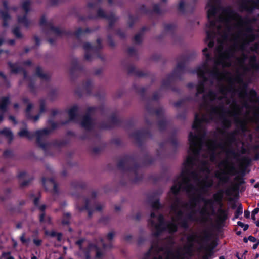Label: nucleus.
<instances>
[{"instance_id": "nucleus-6", "label": "nucleus", "mask_w": 259, "mask_h": 259, "mask_svg": "<svg viewBox=\"0 0 259 259\" xmlns=\"http://www.w3.org/2000/svg\"><path fill=\"white\" fill-rule=\"evenodd\" d=\"M179 177H182L183 179V183L186 185L185 190L188 192L190 193L192 191L195 190V187L190 183L191 178L194 180H198L199 176L198 173L195 171H192L189 168H184L182 169V172L179 177L177 179L176 181H177Z\"/></svg>"}, {"instance_id": "nucleus-4", "label": "nucleus", "mask_w": 259, "mask_h": 259, "mask_svg": "<svg viewBox=\"0 0 259 259\" xmlns=\"http://www.w3.org/2000/svg\"><path fill=\"white\" fill-rule=\"evenodd\" d=\"M109 121H103L99 124L100 128L102 129H110L115 126L123 127L128 128L134 125V122L132 120H123L117 118L115 114H112L109 119Z\"/></svg>"}, {"instance_id": "nucleus-55", "label": "nucleus", "mask_w": 259, "mask_h": 259, "mask_svg": "<svg viewBox=\"0 0 259 259\" xmlns=\"http://www.w3.org/2000/svg\"><path fill=\"white\" fill-rule=\"evenodd\" d=\"M155 160V159L154 158L149 155L148 154H146L144 157L142 164L143 165H151L154 163Z\"/></svg>"}, {"instance_id": "nucleus-31", "label": "nucleus", "mask_w": 259, "mask_h": 259, "mask_svg": "<svg viewBox=\"0 0 259 259\" xmlns=\"http://www.w3.org/2000/svg\"><path fill=\"white\" fill-rule=\"evenodd\" d=\"M229 113H221L219 114V120L221 121L222 126L224 129H228L231 126V120L226 117Z\"/></svg>"}, {"instance_id": "nucleus-1", "label": "nucleus", "mask_w": 259, "mask_h": 259, "mask_svg": "<svg viewBox=\"0 0 259 259\" xmlns=\"http://www.w3.org/2000/svg\"><path fill=\"white\" fill-rule=\"evenodd\" d=\"M139 167L136 157L133 155H125L117 163V168L124 173H128L129 180L134 183L143 179V175L138 174Z\"/></svg>"}, {"instance_id": "nucleus-64", "label": "nucleus", "mask_w": 259, "mask_h": 259, "mask_svg": "<svg viewBox=\"0 0 259 259\" xmlns=\"http://www.w3.org/2000/svg\"><path fill=\"white\" fill-rule=\"evenodd\" d=\"M157 125L159 130L161 132L165 131L167 127V122L164 118L159 120L157 122Z\"/></svg>"}, {"instance_id": "nucleus-43", "label": "nucleus", "mask_w": 259, "mask_h": 259, "mask_svg": "<svg viewBox=\"0 0 259 259\" xmlns=\"http://www.w3.org/2000/svg\"><path fill=\"white\" fill-rule=\"evenodd\" d=\"M166 252V256L165 259H184L182 257L179 252H177L176 254H175L171 250L168 249Z\"/></svg>"}, {"instance_id": "nucleus-12", "label": "nucleus", "mask_w": 259, "mask_h": 259, "mask_svg": "<svg viewBox=\"0 0 259 259\" xmlns=\"http://www.w3.org/2000/svg\"><path fill=\"white\" fill-rule=\"evenodd\" d=\"M130 137L133 138L139 146H141L143 141L147 138H151L152 134L147 128H143L136 130L130 134Z\"/></svg>"}, {"instance_id": "nucleus-16", "label": "nucleus", "mask_w": 259, "mask_h": 259, "mask_svg": "<svg viewBox=\"0 0 259 259\" xmlns=\"http://www.w3.org/2000/svg\"><path fill=\"white\" fill-rule=\"evenodd\" d=\"M196 198L198 201L200 202H203L205 204V206H209L214 211L213 206H214V202L212 199H206L201 194H197L195 196ZM200 214L203 216L206 214H208V210L206 206L204 207L202 209H201L199 211Z\"/></svg>"}, {"instance_id": "nucleus-9", "label": "nucleus", "mask_w": 259, "mask_h": 259, "mask_svg": "<svg viewBox=\"0 0 259 259\" xmlns=\"http://www.w3.org/2000/svg\"><path fill=\"white\" fill-rule=\"evenodd\" d=\"M98 108L97 107H89L87 108V112L83 116L80 123L81 126L85 130L91 131L93 128L94 122L91 115Z\"/></svg>"}, {"instance_id": "nucleus-36", "label": "nucleus", "mask_w": 259, "mask_h": 259, "mask_svg": "<svg viewBox=\"0 0 259 259\" xmlns=\"http://www.w3.org/2000/svg\"><path fill=\"white\" fill-rule=\"evenodd\" d=\"M80 211L83 210L88 211V217L91 218L92 216L93 213V209L90 204V200L88 198L84 199V205L82 207H80L79 208Z\"/></svg>"}, {"instance_id": "nucleus-3", "label": "nucleus", "mask_w": 259, "mask_h": 259, "mask_svg": "<svg viewBox=\"0 0 259 259\" xmlns=\"http://www.w3.org/2000/svg\"><path fill=\"white\" fill-rule=\"evenodd\" d=\"M231 112L229 110H226L223 105L218 106H211L209 112V119L207 118L205 115L203 114L202 117H200V115L198 113L195 114V118L192 124V128L198 130L202 123H208L210 120L214 119V116L218 115L219 119V114L221 113H230Z\"/></svg>"}, {"instance_id": "nucleus-60", "label": "nucleus", "mask_w": 259, "mask_h": 259, "mask_svg": "<svg viewBox=\"0 0 259 259\" xmlns=\"http://www.w3.org/2000/svg\"><path fill=\"white\" fill-rule=\"evenodd\" d=\"M35 81L33 78H30L29 80V82L28 85V87L30 90V92L36 95L37 93V90L36 88L35 85Z\"/></svg>"}, {"instance_id": "nucleus-19", "label": "nucleus", "mask_w": 259, "mask_h": 259, "mask_svg": "<svg viewBox=\"0 0 259 259\" xmlns=\"http://www.w3.org/2000/svg\"><path fill=\"white\" fill-rule=\"evenodd\" d=\"M78 106L74 105L72 106L68 111L69 119L61 122V125H64L67 124L69 122H76L77 118L78 116Z\"/></svg>"}, {"instance_id": "nucleus-11", "label": "nucleus", "mask_w": 259, "mask_h": 259, "mask_svg": "<svg viewBox=\"0 0 259 259\" xmlns=\"http://www.w3.org/2000/svg\"><path fill=\"white\" fill-rule=\"evenodd\" d=\"M203 235L201 236L198 234L197 233H193L189 235L187 238L188 242L191 244V247L192 246L194 243H197L201 244L202 243L208 241L210 239V233L207 230H204L203 231Z\"/></svg>"}, {"instance_id": "nucleus-39", "label": "nucleus", "mask_w": 259, "mask_h": 259, "mask_svg": "<svg viewBox=\"0 0 259 259\" xmlns=\"http://www.w3.org/2000/svg\"><path fill=\"white\" fill-rule=\"evenodd\" d=\"M108 16H109V15L106 14L105 13V12H104V11L102 9L99 8L97 10L96 15L93 16V15H90L88 16V18L89 19H96L98 18H104V19H106Z\"/></svg>"}, {"instance_id": "nucleus-26", "label": "nucleus", "mask_w": 259, "mask_h": 259, "mask_svg": "<svg viewBox=\"0 0 259 259\" xmlns=\"http://www.w3.org/2000/svg\"><path fill=\"white\" fill-rule=\"evenodd\" d=\"M219 132L222 135L227 134L226 140L229 145H231L236 141V135L238 134V132L236 130L227 133L225 131L219 130Z\"/></svg>"}, {"instance_id": "nucleus-14", "label": "nucleus", "mask_w": 259, "mask_h": 259, "mask_svg": "<svg viewBox=\"0 0 259 259\" xmlns=\"http://www.w3.org/2000/svg\"><path fill=\"white\" fill-rule=\"evenodd\" d=\"M258 5L259 0H241L239 6L241 11L245 10L252 13Z\"/></svg>"}, {"instance_id": "nucleus-41", "label": "nucleus", "mask_w": 259, "mask_h": 259, "mask_svg": "<svg viewBox=\"0 0 259 259\" xmlns=\"http://www.w3.org/2000/svg\"><path fill=\"white\" fill-rule=\"evenodd\" d=\"M133 88L135 92L141 96V97L143 100L146 99L145 92L146 89L144 87H140L136 84H134Z\"/></svg>"}, {"instance_id": "nucleus-33", "label": "nucleus", "mask_w": 259, "mask_h": 259, "mask_svg": "<svg viewBox=\"0 0 259 259\" xmlns=\"http://www.w3.org/2000/svg\"><path fill=\"white\" fill-rule=\"evenodd\" d=\"M35 75L40 78L41 80H45L49 82L50 80V76L42 72V68L40 66H37L35 69Z\"/></svg>"}, {"instance_id": "nucleus-61", "label": "nucleus", "mask_w": 259, "mask_h": 259, "mask_svg": "<svg viewBox=\"0 0 259 259\" xmlns=\"http://www.w3.org/2000/svg\"><path fill=\"white\" fill-rule=\"evenodd\" d=\"M47 181H48L52 185H54L55 184L57 183L55 180V179L53 178L47 179L45 177H43L41 179V183H42V186L44 187V188L47 191L48 190V189L46 186V182Z\"/></svg>"}, {"instance_id": "nucleus-20", "label": "nucleus", "mask_w": 259, "mask_h": 259, "mask_svg": "<svg viewBox=\"0 0 259 259\" xmlns=\"http://www.w3.org/2000/svg\"><path fill=\"white\" fill-rule=\"evenodd\" d=\"M162 193V191L161 189L157 190L153 192L149 196L150 200L156 199L151 203L152 207L156 210H159L162 207L160 203L159 196Z\"/></svg>"}, {"instance_id": "nucleus-13", "label": "nucleus", "mask_w": 259, "mask_h": 259, "mask_svg": "<svg viewBox=\"0 0 259 259\" xmlns=\"http://www.w3.org/2000/svg\"><path fill=\"white\" fill-rule=\"evenodd\" d=\"M200 138L199 134H194L190 132L189 134L188 140L190 144V151L195 156H198L200 154L201 146L198 145L197 141Z\"/></svg>"}, {"instance_id": "nucleus-54", "label": "nucleus", "mask_w": 259, "mask_h": 259, "mask_svg": "<svg viewBox=\"0 0 259 259\" xmlns=\"http://www.w3.org/2000/svg\"><path fill=\"white\" fill-rule=\"evenodd\" d=\"M222 199H223V194L222 192L220 191L213 195V199L214 203L215 202L218 204H220V206H222Z\"/></svg>"}, {"instance_id": "nucleus-32", "label": "nucleus", "mask_w": 259, "mask_h": 259, "mask_svg": "<svg viewBox=\"0 0 259 259\" xmlns=\"http://www.w3.org/2000/svg\"><path fill=\"white\" fill-rule=\"evenodd\" d=\"M203 186L200 189V191L205 193L209 188H211L213 185V181L212 179L209 178L208 176L203 180Z\"/></svg>"}, {"instance_id": "nucleus-40", "label": "nucleus", "mask_w": 259, "mask_h": 259, "mask_svg": "<svg viewBox=\"0 0 259 259\" xmlns=\"http://www.w3.org/2000/svg\"><path fill=\"white\" fill-rule=\"evenodd\" d=\"M218 221L221 223H224L228 218V212L227 210L219 208L218 210Z\"/></svg>"}, {"instance_id": "nucleus-35", "label": "nucleus", "mask_w": 259, "mask_h": 259, "mask_svg": "<svg viewBox=\"0 0 259 259\" xmlns=\"http://www.w3.org/2000/svg\"><path fill=\"white\" fill-rule=\"evenodd\" d=\"M127 73L129 75H134L137 77H144L146 76V73L144 72L137 70L134 66L131 65L127 68Z\"/></svg>"}, {"instance_id": "nucleus-50", "label": "nucleus", "mask_w": 259, "mask_h": 259, "mask_svg": "<svg viewBox=\"0 0 259 259\" xmlns=\"http://www.w3.org/2000/svg\"><path fill=\"white\" fill-rule=\"evenodd\" d=\"M195 161V158L192 156H188L186 160L184 162L185 166L184 168L191 169L194 165V162Z\"/></svg>"}, {"instance_id": "nucleus-44", "label": "nucleus", "mask_w": 259, "mask_h": 259, "mask_svg": "<svg viewBox=\"0 0 259 259\" xmlns=\"http://www.w3.org/2000/svg\"><path fill=\"white\" fill-rule=\"evenodd\" d=\"M45 235L51 237H56L57 241L59 242H60L62 239L63 234L61 232H56L55 231H46L45 232Z\"/></svg>"}, {"instance_id": "nucleus-58", "label": "nucleus", "mask_w": 259, "mask_h": 259, "mask_svg": "<svg viewBox=\"0 0 259 259\" xmlns=\"http://www.w3.org/2000/svg\"><path fill=\"white\" fill-rule=\"evenodd\" d=\"M49 143V145L48 146V147L51 144L54 147H56L58 148H61L63 146H65L67 144V142L65 140H55L54 141H53L51 143Z\"/></svg>"}, {"instance_id": "nucleus-56", "label": "nucleus", "mask_w": 259, "mask_h": 259, "mask_svg": "<svg viewBox=\"0 0 259 259\" xmlns=\"http://www.w3.org/2000/svg\"><path fill=\"white\" fill-rule=\"evenodd\" d=\"M235 51L232 48H229L225 50L222 54L224 59H229L234 56Z\"/></svg>"}, {"instance_id": "nucleus-42", "label": "nucleus", "mask_w": 259, "mask_h": 259, "mask_svg": "<svg viewBox=\"0 0 259 259\" xmlns=\"http://www.w3.org/2000/svg\"><path fill=\"white\" fill-rule=\"evenodd\" d=\"M164 32L158 37V39L162 38L163 35L165 32L173 33L175 31V25L172 24H164Z\"/></svg>"}, {"instance_id": "nucleus-22", "label": "nucleus", "mask_w": 259, "mask_h": 259, "mask_svg": "<svg viewBox=\"0 0 259 259\" xmlns=\"http://www.w3.org/2000/svg\"><path fill=\"white\" fill-rule=\"evenodd\" d=\"M189 72L192 74L196 73L199 78L202 79V80H201V81L204 83L209 80L208 78L205 76V74L207 72H206V70H204V69L202 67V65L201 66H198L194 69L190 70Z\"/></svg>"}, {"instance_id": "nucleus-48", "label": "nucleus", "mask_w": 259, "mask_h": 259, "mask_svg": "<svg viewBox=\"0 0 259 259\" xmlns=\"http://www.w3.org/2000/svg\"><path fill=\"white\" fill-rule=\"evenodd\" d=\"M184 184L182 182H179L178 184L175 183L174 185L171 187L170 191L174 195H178L182 188V184Z\"/></svg>"}, {"instance_id": "nucleus-29", "label": "nucleus", "mask_w": 259, "mask_h": 259, "mask_svg": "<svg viewBox=\"0 0 259 259\" xmlns=\"http://www.w3.org/2000/svg\"><path fill=\"white\" fill-rule=\"evenodd\" d=\"M202 65L207 73H209L212 77L218 78L221 75V73L217 67H214L213 70H210L207 62L204 63Z\"/></svg>"}, {"instance_id": "nucleus-27", "label": "nucleus", "mask_w": 259, "mask_h": 259, "mask_svg": "<svg viewBox=\"0 0 259 259\" xmlns=\"http://www.w3.org/2000/svg\"><path fill=\"white\" fill-rule=\"evenodd\" d=\"M217 98V93L213 90H209L207 94L203 96V103L201 104V107H207L209 104L207 102V99H209L210 101H214Z\"/></svg>"}, {"instance_id": "nucleus-45", "label": "nucleus", "mask_w": 259, "mask_h": 259, "mask_svg": "<svg viewBox=\"0 0 259 259\" xmlns=\"http://www.w3.org/2000/svg\"><path fill=\"white\" fill-rule=\"evenodd\" d=\"M166 227V230H167L168 232L170 234H174L177 232L178 230V225L174 222L168 223Z\"/></svg>"}, {"instance_id": "nucleus-15", "label": "nucleus", "mask_w": 259, "mask_h": 259, "mask_svg": "<svg viewBox=\"0 0 259 259\" xmlns=\"http://www.w3.org/2000/svg\"><path fill=\"white\" fill-rule=\"evenodd\" d=\"M177 73L176 71H172L170 73L168 74L166 78L162 81L161 89H171L173 91L178 92V90L177 88L171 87V83L172 81L177 79L175 76L179 75Z\"/></svg>"}, {"instance_id": "nucleus-5", "label": "nucleus", "mask_w": 259, "mask_h": 259, "mask_svg": "<svg viewBox=\"0 0 259 259\" xmlns=\"http://www.w3.org/2000/svg\"><path fill=\"white\" fill-rule=\"evenodd\" d=\"M48 124L51 126L50 128H44L36 131L37 136V144L38 147L43 149L45 152L48 149L49 143L45 142L43 138L44 136L49 135L53 131L58 127V123L54 122L52 119H49L48 120Z\"/></svg>"}, {"instance_id": "nucleus-21", "label": "nucleus", "mask_w": 259, "mask_h": 259, "mask_svg": "<svg viewBox=\"0 0 259 259\" xmlns=\"http://www.w3.org/2000/svg\"><path fill=\"white\" fill-rule=\"evenodd\" d=\"M223 11L224 13L228 14L230 16H234L235 18L239 19V23L240 24H244L247 25L250 23V21L248 18H243L241 16H240L238 13H235V11L230 7L225 8L223 10Z\"/></svg>"}, {"instance_id": "nucleus-18", "label": "nucleus", "mask_w": 259, "mask_h": 259, "mask_svg": "<svg viewBox=\"0 0 259 259\" xmlns=\"http://www.w3.org/2000/svg\"><path fill=\"white\" fill-rule=\"evenodd\" d=\"M83 71V66L80 64L77 58H73L71 61V67L70 69V74L72 78H74L78 75V73Z\"/></svg>"}, {"instance_id": "nucleus-25", "label": "nucleus", "mask_w": 259, "mask_h": 259, "mask_svg": "<svg viewBox=\"0 0 259 259\" xmlns=\"http://www.w3.org/2000/svg\"><path fill=\"white\" fill-rule=\"evenodd\" d=\"M148 223L152 227H155L156 231L152 233V236L155 237H159L161 233L166 230L165 226L156 224L155 222L151 219H149Z\"/></svg>"}, {"instance_id": "nucleus-37", "label": "nucleus", "mask_w": 259, "mask_h": 259, "mask_svg": "<svg viewBox=\"0 0 259 259\" xmlns=\"http://www.w3.org/2000/svg\"><path fill=\"white\" fill-rule=\"evenodd\" d=\"M215 177L219 179L222 183H226L229 180V177L225 171H217L215 173Z\"/></svg>"}, {"instance_id": "nucleus-52", "label": "nucleus", "mask_w": 259, "mask_h": 259, "mask_svg": "<svg viewBox=\"0 0 259 259\" xmlns=\"http://www.w3.org/2000/svg\"><path fill=\"white\" fill-rule=\"evenodd\" d=\"M205 83L199 80L198 82V84L196 86V93L195 94V96L197 97L199 94H203L205 91Z\"/></svg>"}, {"instance_id": "nucleus-34", "label": "nucleus", "mask_w": 259, "mask_h": 259, "mask_svg": "<svg viewBox=\"0 0 259 259\" xmlns=\"http://www.w3.org/2000/svg\"><path fill=\"white\" fill-rule=\"evenodd\" d=\"M0 15L3 20V26L4 27H8L9 25V21L11 19V16L8 11H3L0 9Z\"/></svg>"}, {"instance_id": "nucleus-10", "label": "nucleus", "mask_w": 259, "mask_h": 259, "mask_svg": "<svg viewBox=\"0 0 259 259\" xmlns=\"http://www.w3.org/2000/svg\"><path fill=\"white\" fill-rule=\"evenodd\" d=\"M176 221H178V224L182 228L187 229L189 228L188 220H195L194 215L196 214V211L193 210L190 213L187 214L186 218H183V211L179 209L176 212Z\"/></svg>"}, {"instance_id": "nucleus-30", "label": "nucleus", "mask_w": 259, "mask_h": 259, "mask_svg": "<svg viewBox=\"0 0 259 259\" xmlns=\"http://www.w3.org/2000/svg\"><path fill=\"white\" fill-rule=\"evenodd\" d=\"M10 104L9 96H4L0 98V110L5 113L8 110V107Z\"/></svg>"}, {"instance_id": "nucleus-53", "label": "nucleus", "mask_w": 259, "mask_h": 259, "mask_svg": "<svg viewBox=\"0 0 259 259\" xmlns=\"http://www.w3.org/2000/svg\"><path fill=\"white\" fill-rule=\"evenodd\" d=\"M245 31L247 33H250L248 35V37L249 38V41L252 42L254 41L256 38V35L253 33V27L251 25H247L245 29Z\"/></svg>"}, {"instance_id": "nucleus-23", "label": "nucleus", "mask_w": 259, "mask_h": 259, "mask_svg": "<svg viewBox=\"0 0 259 259\" xmlns=\"http://www.w3.org/2000/svg\"><path fill=\"white\" fill-rule=\"evenodd\" d=\"M146 111L150 115H156L158 117H162L164 115V111L162 108L155 109L150 103H148L146 106Z\"/></svg>"}, {"instance_id": "nucleus-62", "label": "nucleus", "mask_w": 259, "mask_h": 259, "mask_svg": "<svg viewBox=\"0 0 259 259\" xmlns=\"http://www.w3.org/2000/svg\"><path fill=\"white\" fill-rule=\"evenodd\" d=\"M90 243H89L87 247H85L83 248V249L81 250L83 252L84 259H91L90 253L91 250L93 249V247H90Z\"/></svg>"}, {"instance_id": "nucleus-63", "label": "nucleus", "mask_w": 259, "mask_h": 259, "mask_svg": "<svg viewBox=\"0 0 259 259\" xmlns=\"http://www.w3.org/2000/svg\"><path fill=\"white\" fill-rule=\"evenodd\" d=\"M71 185L72 187L75 188V189H83L85 188L86 185L84 183L80 182V181H74L71 182Z\"/></svg>"}, {"instance_id": "nucleus-38", "label": "nucleus", "mask_w": 259, "mask_h": 259, "mask_svg": "<svg viewBox=\"0 0 259 259\" xmlns=\"http://www.w3.org/2000/svg\"><path fill=\"white\" fill-rule=\"evenodd\" d=\"M0 134L4 135L8 139L9 143H11L13 140V134L11 130L8 127H4L0 130Z\"/></svg>"}, {"instance_id": "nucleus-2", "label": "nucleus", "mask_w": 259, "mask_h": 259, "mask_svg": "<svg viewBox=\"0 0 259 259\" xmlns=\"http://www.w3.org/2000/svg\"><path fill=\"white\" fill-rule=\"evenodd\" d=\"M39 24L40 26H47L52 32L58 36H75L78 39L80 38L81 35L85 33H91L92 31V30L89 28H87L84 30L81 28H79L75 32H72L70 30H61L58 27L54 26L52 23H47L45 16H41Z\"/></svg>"}, {"instance_id": "nucleus-8", "label": "nucleus", "mask_w": 259, "mask_h": 259, "mask_svg": "<svg viewBox=\"0 0 259 259\" xmlns=\"http://www.w3.org/2000/svg\"><path fill=\"white\" fill-rule=\"evenodd\" d=\"M236 79L238 83L242 84V88L239 94L240 97L248 98L251 102L257 103L259 102V97L257 93L254 89H250L247 92L248 84L244 82L242 78L240 76H238Z\"/></svg>"}, {"instance_id": "nucleus-17", "label": "nucleus", "mask_w": 259, "mask_h": 259, "mask_svg": "<svg viewBox=\"0 0 259 259\" xmlns=\"http://www.w3.org/2000/svg\"><path fill=\"white\" fill-rule=\"evenodd\" d=\"M189 59V57L186 55H182L179 57V61L178 62L176 68L172 71H176L179 76H175L177 78L181 79L182 75V72H183L185 69V65L187 61Z\"/></svg>"}, {"instance_id": "nucleus-57", "label": "nucleus", "mask_w": 259, "mask_h": 259, "mask_svg": "<svg viewBox=\"0 0 259 259\" xmlns=\"http://www.w3.org/2000/svg\"><path fill=\"white\" fill-rule=\"evenodd\" d=\"M90 247H93V249L96 250V258L98 259L101 258L103 254L102 252L101 251L100 247L96 244L91 243Z\"/></svg>"}, {"instance_id": "nucleus-24", "label": "nucleus", "mask_w": 259, "mask_h": 259, "mask_svg": "<svg viewBox=\"0 0 259 259\" xmlns=\"http://www.w3.org/2000/svg\"><path fill=\"white\" fill-rule=\"evenodd\" d=\"M10 69L11 73L12 74H18L20 72H23L24 78L27 76V73L22 67L19 66L17 63H13L9 61L7 63Z\"/></svg>"}, {"instance_id": "nucleus-49", "label": "nucleus", "mask_w": 259, "mask_h": 259, "mask_svg": "<svg viewBox=\"0 0 259 259\" xmlns=\"http://www.w3.org/2000/svg\"><path fill=\"white\" fill-rule=\"evenodd\" d=\"M106 19L108 20L109 21L108 27V30L112 29L115 24V23L117 20V18L115 17V15L113 13L109 14V16L107 17Z\"/></svg>"}, {"instance_id": "nucleus-28", "label": "nucleus", "mask_w": 259, "mask_h": 259, "mask_svg": "<svg viewBox=\"0 0 259 259\" xmlns=\"http://www.w3.org/2000/svg\"><path fill=\"white\" fill-rule=\"evenodd\" d=\"M18 135L20 137H26L29 140H32L34 137H36V141L37 140V136L36 131L35 133H31L29 132L26 128H21L18 133Z\"/></svg>"}, {"instance_id": "nucleus-59", "label": "nucleus", "mask_w": 259, "mask_h": 259, "mask_svg": "<svg viewBox=\"0 0 259 259\" xmlns=\"http://www.w3.org/2000/svg\"><path fill=\"white\" fill-rule=\"evenodd\" d=\"M181 203V200L180 198L177 197L176 198L174 202L170 206V210L171 211L174 212H176V211L180 209V205Z\"/></svg>"}, {"instance_id": "nucleus-51", "label": "nucleus", "mask_w": 259, "mask_h": 259, "mask_svg": "<svg viewBox=\"0 0 259 259\" xmlns=\"http://www.w3.org/2000/svg\"><path fill=\"white\" fill-rule=\"evenodd\" d=\"M92 86L93 82L91 79H88L83 83V89L85 91L87 95H91Z\"/></svg>"}, {"instance_id": "nucleus-47", "label": "nucleus", "mask_w": 259, "mask_h": 259, "mask_svg": "<svg viewBox=\"0 0 259 259\" xmlns=\"http://www.w3.org/2000/svg\"><path fill=\"white\" fill-rule=\"evenodd\" d=\"M18 22L20 24H23L25 27H28L30 25V21L27 18V14L23 16H18L17 18Z\"/></svg>"}, {"instance_id": "nucleus-46", "label": "nucleus", "mask_w": 259, "mask_h": 259, "mask_svg": "<svg viewBox=\"0 0 259 259\" xmlns=\"http://www.w3.org/2000/svg\"><path fill=\"white\" fill-rule=\"evenodd\" d=\"M249 64L252 68L259 71V64L257 63V57L255 55L250 57Z\"/></svg>"}, {"instance_id": "nucleus-7", "label": "nucleus", "mask_w": 259, "mask_h": 259, "mask_svg": "<svg viewBox=\"0 0 259 259\" xmlns=\"http://www.w3.org/2000/svg\"><path fill=\"white\" fill-rule=\"evenodd\" d=\"M220 3V0H208L206 6L209 8L207 11V18L209 24L206 25V27L208 28L217 27L219 30L221 28V25L217 26V20L215 19H211V17L215 16L218 11V6Z\"/></svg>"}]
</instances>
